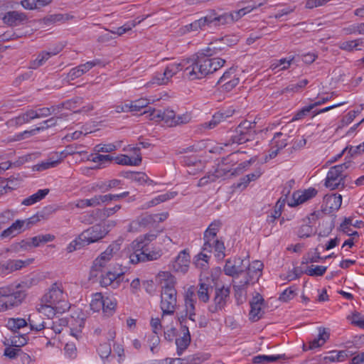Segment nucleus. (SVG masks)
<instances>
[{"instance_id": "59", "label": "nucleus", "mask_w": 364, "mask_h": 364, "mask_svg": "<svg viewBox=\"0 0 364 364\" xmlns=\"http://www.w3.org/2000/svg\"><path fill=\"white\" fill-rule=\"evenodd\" d=\"M149 105L146 99H139L130 102L132 107L131 112H139L143 108H146Z\"/></svg>"}, {"instance_id": "10", "label": "nucleus", "mask_w": 364, "mask_h": 364, "mask_svg": "<svg viewBox=\"0 0 364 364\" xmlns=\"http://www.w3.org/2000/svg\"><path fill=\"white\" fill-rule=\"evenodd\" d=\"M249 267V260L242 259L240 257L229 259L226 260L223 270L226 275L233 278L238 277L239 274L246 272V269Z\"/></svg>"}, {"instance_id": "56", "label": "nucleus", "mask_w": 364, "mask_h": 364, "mask_svg": "<svg viewBox=\"0 0 364 364\" xmlns=\"http://www.w3.org/2000/svg\"><path fill=\"white\" fill-rule=\"evenodd\" d=\"M338 46L341 50H345L347 52H352L354 50H361L360 48H357L355 40L340 42L338 44Z\"/></svg>"}, {"instance_id": "6", "label": "nucleus", "mask_w": 364, "mask_h": 364, "mask_svg": "<svg viewBox=\"0 0 364 364\" xmlns=\"http://www.w3.org/2000/svg\"><path fill=\"white\" fill-rule=\"evenodd\" d=\"M250 164V161L240 163L234 169H225L223 165L218 164L217 168L213 173H208L207 176L201 178L198 181V186H203L210 182L215 181L219 178H228L235 176L242 173L243 170Z\"/></svg>"}, {"instance_id": "35", "label": "nucleus", "mask_w": 364, "mask_h": 364, "mask_svg": "<svg viewBox=\"0 0 364 364\" xmlns=\"http://www.w3.org/2000/svg\"><path fill=\"white\" fill-rule=\"evenodd\" d=\"M72 18L68 14H55L45 16L42 19V23L46 26H50L57 22H65Z\"/></svg>"}, {"instance_id": "14", "label": "nucleus", "mask_w": 364, "mask_h": 364, "mask_svg": "<svg viewBox=\"0 0 364 364\" xmlns=\"http://www.w3.org/2000/svg\"><path fill=\"white\" fill-rule=\"evenodd\" d=\"M162 221L161 217L158 215L142 214L132 220L129 225V230L139 231L141 228H150L154 226L156 223Z\"/></svg>"}, {"instance_id": "31", "label": "nucleus", "mask_w": 364, "mask_h": 364, "mask_svg": "<svg viewBox=\"0 0 364 364\" xmlns=\"http://www.w3.org/2000/svg\"><path fill=\"white\" fill-rule=\"evenodd\" d=\"M38 312L47 318H53L57 312H60L57 309V306L46 302H41L37 307Z\"/></svg>"}, {"instance_id": "25", "label": "nucleus", "mask_w": 364, "mask_h": 364, "mask_svg": "<svg viewBox=\"0 0 364 364\" xmlns=\"http://www.w3.org/2000/svg\"><path fill=\"white\" fill-rule=\"evenodd\" d=\"M289 132L290 130H289L287 126L282 127V132L274 134L272 140V145L279 149H282L286 147L289 143V139L291 137V136L289 135Z\"/></svg>"}, {"instance_id": "57", "label": "nucleus", "mask_w": 364, "mask_h": 364, "mask_svg": "<svg viewBox=\"0 0 364 364\" xmlns=\"http://www.w3.org/2000/svg\"><path fill=\"white\" fill-rule=\"evenodd\" d=\"M144 256H142L145 261H152L159 259L161 256L160 250L150 251L148 247L143 248Z\"/></svg>"}, {"instance_id": "1", "label": "nucleus", "mask_w": 364, "mask_h": 364, "mask_svg": "<svg viewBox=\"0 0 364 364\" xmlns=\"http://www.w3.org/2000/svg\"><path fill=\"white\" fill-rule=\"evenodd\" d=\"M28 288L26 282L11 284L0 288V306L3 311L19 305L26 296V289Z\"/></svg>"}, {"instance_id": "13", "label": "nucleus", "mask_w": 364, "mask_h": 364, "mask_svg": "<svg viewBox=\"0 0 364 364\" xmlns=\"http://www.w3.org/2000/svg\"><path fill=\"white\" fill-rule=\"evenodd\" d=\"M149 113V117L151 120L164 121V123L170 127H175L176 124L173 123L176 118L175 112L172 109H166L164 111L161 109L149 108L148 110L144 111L143 114Z\"/></svg>"}, {"instance_id": "12", "label": "nucleus", "mask_w": 364, "mask_h": 364, "mask_svg": "<svg viewBox=\"0 0 364 364\" xmlns=\"http://www.w3.org/2000/svg\"><path fill=\"white\" fill-rule=\"evenodd\" d=\"M107 232V230L101 225H95L84 230L79 235V239L88 245L100 240L106 236Z\"/></svg>"}, {"instance_id": "4", "label": "nucleus", "mask_w": 364, "mask_h": 364, "mask_svg": "<svg viewBox=\"0 0 364 364\" xmlns=\"http://www.w3.org/2000/svg\"><path fill=\"white\" fill-rule=\"evenodd\" d=\"M352 166L350 161L330 168L325 181V186L331 190L343 188L348 182L345 171Z\"/></svg>"}, {"instance_id": "32", "label": "nucleus", "mask_w": 364, "mask_h": 364, "mask_svg": "<svg viewBox=\"0 0 364 364\" xmlns=\"http://www.w3.org/2000/svg\"><path fill=\"white\" fill-rule=\"evenodd\" d=\"M50 192L48 188L40 189L36 193L25 198L21 204L23 205H31L43 199Z\"/></svg>"}, {"instance_id": "63", "label": "nucleus", "mask_w": 364, "mask_h": 364, "mask_svg": "<svg viewBox=\"0 0 364 364\" xmlns=\"http://www.w3.org/2000/svg\"><path fill=\"white\" fill-rule=\"evenodd\" d=\"M30 248H31V246L29 240H23L21 242L14 243L11 245V250L16 252L26 250Z\"/></svg>"}, {"instance_id": "27", "label": "nucleus", "mask_w": 364, "mask_h": 364, "mask_svg": "<svg viewBox=\"0 0 364 364\" xmlns=\"http://www.w3.org/2000/svg\"><path fill=\"white\" fill-rule=\"evenodd\" d=\"M223 38L216 39L210 42L206 48L201 49L199 52L209 57L218 55L225 49L227 45L223 42Z\"/></svg>"}, {"instance_id": "53", "label": "nucleus", "mask_w": 364, "mask_h": 364, "mask_svg": "<svg viewBox=\"0 0 364 364\" xmlns=\"http://www.w3.org/2000/svg\"><path fill=\"white\" fill-rule=\"evenodd\" d=\"M29 121L28 120L27 117L24 113L18 115L16 117L12 118L9 119L6 124L9 127H18L23 124L28 123Z\"/></svg>"}, {"instance_id": "22", "label": "nucleus", "mask_w": 364, "mask_h": 364, "mask_svg": "<svg viewBox=\"0 0 364 364\" xmlns=\"http://www.w3.org/2000/svg\"><path fill=\"white\" fill-rule=\"evenodd\" d=\"M265 4L266 0H263L262 2H259L256 6H248L238 11L224 12L227 25L233 23L234 22L238 21L241 17H242L246 14L252 11L255 9L263 6Z\"/></svg>"}, {"instance_id": "47", "label": "nucleus", "mask_w": 364, "mask_h": 364, "mask_svg": "<svg viewBox=\"0 0 364 364\" xmlns=\"http://www.w3.org/2000/svg\"><path fill=\"white\" fill-rule=\"evenodd\" d=\"M347 357L348 354L345 350L331 351L330 355L326 356L324 359L331 362H342L345 360Z\"/></svg>"}, {"instance_id": "45", "label": "nucleus", "mask_w": 364, "mask_h": 364, "mask_svg": "<svg viewBox=\"0 0 364 364\" xmlns=\"http://www.w3.org/2000/svg\"><path fill=\"white\" fill-rule=\"evenodd\" d=\"M49 58V54L46 51H42L35 60L31 61L29 68L37 69L43 65Z\"/></svg>"}, {"instance_id": "51", "label": "nucleus", "mask_w": 364, "mask_h": 364, "mask_svg": "<svg viewBox=\"0 0 364 364\" xmlns=\"http://www.w3.org/2000/svg\"><path fill=\"white\" fill-rule=\"evenodd\" d=\"M326 269L327 267L324 266L311 265L306 269L305 273L309 276H322L325 274Z\"/></svg>"}, {"instance_id": "41", "label": "nucleus", "mask_w": 364, "mask_h": 364, "mask_svg": "<svg viewBox=\"0 0 364 364\" xmlns=\"http://www.w3.org/2000/svg\"><path fill=\"white\" fill-rule=\"evenodd\" d=\"M228 117H229V115L225 114V113L218 112L213 116L211 120L208 122H205L203 127L204 128L213 129L221 122L225 120Z\"/></svg>"}, {"instance_id": "49", "label": "nucleus", "mask_w": 364, "mask_h": 364, "mask_svg": "<svg viewBox=\"0 0 364 364\" xmlns=\"http://www.w3.org/2000/svg\"><path fill=\"white\" fill-rule=\"evenodd\" d=\"M27 325V322L23 318H9L7 322V326L12 331H16Z\"/></svg>"}, {"instance_id": "36", "label": "nucleus", "mask_w": 364, "mask_h": 364, "mask_svg": "<svg viewBox=\"0 0 364 364\" xmlns=\"http://www.w3.org/2000/svg\"><path fill=\"white\" fill-rule=\"evenodd\" d=\"M56 123H57V119L55 118V117H51V118H50V119L43 122V126L39 127H36V128H35L33 129H31L30 131H24L23 132L19 134L18 135V139H23V135H26V134L33 135V134H35L36 132H39L41 130H43L44 129H47L48 127H53V126H55L56 124Z\"/></svg>"}, {"instance_id": "16", "label": "nucleus", "mask_w": 364, "mask_h": 364, "mask_svg": "<svg viewBox=\"0 0 364 364\" xmlns=\"http://www.w3.org/2000/svg\"><path fill=\"white\" fill-rule=\"evenodd\" d=\"M200 53L201 64L204 77L212 74L222 68L225 60L220 58H213Z\"/></svg>"}, {"instance_id": "55", "label": "nucleus", "mask_w": 364, "mask_h": 364, "mask_svg": "<svg viewBox=\"0 0 364 364\" xmlns=\"http://www.w3.org/2000/svg\"><path fill=\"white\" fill-rule=\"evenodd\" d=\"M176 195V193H175V192H169V193H166L165 194L160 195V196L156 197L155 198L152 199L149 202V206H154L160 203L166 201L167 200L174 198V196Z\"/></svg>"}, {"instance_id": "5", "label": "nucleus", "mask_w": 364, "mask_h": 364, "mask_svg": "<svg viewBox=\"0 0 364 364\" xmlns=\"http://www.w3.org/2000/svg\"><path fill=\"white\" fill-rule=\"evenodd\" d=\"M41 302L56 305L59 311H65L70 309L67 294L64 292L63 287L60 283H53L42 296Z\"/></svg>"}, {"instance_id": "9", "label": "nucleus", "mask_w": 364, "mask_h": 364, "mask_svg": "<svg viewBox=\"0 0 364 364\" xmlns=\"http://www.w3.org/2000/svg\"><path fill=\"white\" fill-rule=\"evenodd\" d=\"M230 289L229 287L215 288L212 303L208 308V311L211 314H215L224 309L230 298Z\"/></svg>"}, {"instance_id": "42", "label": "nucleus", "mask_w": 364, "mask_h": 364, "mask_svg": "<svg viewBox=\"0 0 364 364\" xmlns=\"http://www.w3.org/2000/svg\"><path fill=\"white\" fill-rule=\"evenodd\" d=\"M213 287L205 283H200L199 288L197 291V295L200 301L207 303L210 299L209 291L212 290Z\"/></svg>"}, {"instance_id": "2", "label": "nucleus", "mask_w": 364, "mask_h": 364, "mask_svg": "<svg viewBox=\"0 0 364 364\" xmlns=\"http://www.w3.org/2000/svg\"><path fill=\"white\" fill-rule=\"evenodd\" d=\"M225 25H227V23L224 12L219 13L215 9H210L206 12L204 16L186 25V28L188 31H198Z\"/></svg>"}, {"instance_id": "20", "label": "nucleus", "mask_w": 364, "mask_h": 364, "mask_svg": "<svg viewBox=\"0 0 364 364\" xmlns=\"http://www.w3.org/2000/svg\"><path fill=\"white\" fill-rule=\"evenodd\" d=\"M37 221H38V218L36 216L31 217L27 220H17L10 227L4 230L1 233L0 237L3 239L11 235L14 236L21 231L24 224H26V228H29L31 225L34 224Z\"/></svg>"}, {"instance_id": "48", "label": "nucleus", "mask_w": 364, "mask_h": 364, "mask_svg": "<svg viewBox=\"0 0 364 364\" xmlns=\"http://www.w3.org/2000/svg\"><path fill=\"white\" fill-rule=\"evenodd\" d=\"M103 296L102 293H96L93 295L90 303V308L94 311H99L103 307Z\"/></svg>"}, {"instance_id": "30", "label": "nucleus", "mask_w": 364, "mask_h": 364, "mask_svg": "<svg viewBox=\"0 0 364 364\" xmlns=\"http://www.w3.org/2000/svg\"><path fill=\"white\" fill-rule=\"evenodd\" d=\"M318 331L319 333L318 338L309 341L308 347L304 344V350H312L316 348H318L323 346L324 343L329 338L330 334L326 331L324 328H319Z\"/></svg>"}, {"instance_id": "21", "label": "nucleus", "mask_w": 364, "mask_h": 364, "mask_svg": "<svg viewBox=\"0 0 364 364\" xmlns=\"http://www.w3.org/2000/svg\"><path fill=\"white\" fill-rule=\"evenodd\" d=\"M191 257L186 250L181 251L171 263V268L176 272L186 273L189 267Z\"/></svg>"}, {"instance_id": "3", "label": "nucleus", "mask_w": 364, "mask_h": 364, "mask_svg": "<svg viewBox=\"0 0 364 364\" xmlns=\"http://www.w3.org/2000/svg\"><path fill=\"white\" fill-rule=\"evenodd\" d=\"M256 122L244 120L241 122L235 130L231 132L230 139L225 146L232 144H242L255 141L257 133L255 129Z\"/></svg>"}, {"instance_id": "38", "label": "nucleus", "mask_w": 364, "mask_h": 364, "mask_svg": "<svg viewBox=\"0 0 364 364\" xmlns=\"http://www.w3.org/2000/svg\"><path fill=\"white\" fill-rule=\"evenodd\" d=\"M43 323V318L38 312L31 314L28 317V323L32 330L39 331L44 329Z\"/></svg>"}, {"instance_id": "18", "label": "nucleus", "mask_w": 364, "mask_h": 364, "mask_svg": "<svg viewBox=\"0 0 364 364\" xmlns=\"http://www.w3.org/2000/svg\"><path fill=\"white\" fill-rule=\"evenodd\" d=\"M156 281L161 288V292L177 291L176 279L168 272H160L156 277Z\"/></svg>"}, {"instance_id": "37", "label": "nucleus", "mask_w": 364, "mask_h": 364, "mask_svg": "<svg viewBox=\"0 0 364 364\" xmlns=\"http://www.w3.org/2000/svg\"><path fill=\"white\" fill-rule=\"evenodd\" d=\"M287 358L285 354H280L277 355H259L255 356L253 358V361L255 363L264 364L276 362L279 360H286Z\"/></svg>"}, {"instance_id": "23", "label": "nucleus", "mask_w": 364, "mask_h": 364, "mask_svg": "<svg viewBox=\"0 0 364 364\" xmlns=\"http://www.w3.org/2000/svg\"><path fill=\"white\" fill-rule=\"evenodd\" d=\"M123 273H113L107 272L105 274H102L100 279V284L102 287H111L112 289H117L119 287L123 281Z\"/></svg>"}, {"instance_id": "34", "label": "nucleus", "mask_w": 364, "mask_h": 364, "mask_svg": "<svg viewBox=\"0 0 364 364\" xmlns=\"http://www.w3.org/2000/svg\"><path fill=\"white\" fill-rule=\"evenodd\" d=\"M66 154H65L63 151H62L60 154V157L59 159L56 160L48 159L46 161H42L41 163L35 165L33 169L38 171H41L55 167L63 161V159L66 156Z\"/></svg>"}, {"instance_id": "62", "label": "nucleus", "mask_w": 364, "mask_h": 364, "mask_svg": "<svg viewBox=\"0 0 364 364\" xmlns=\"http://www.w3.org/2000/svg\"><path fill=\"white\" fill-rule=\"evenodd\" d=\"M14 212L9 210H4L0 213V230L2 229L5 225L8 224L14 218Z\"/></svg>"}, {"instance_id": "52", "label": "nucleus", "mask_w": 364, "mask_h": 364, "mask_svg": "<svg viewBox=\"0 0 364 364\" xmlns=\"http://www.w3.org/2000/svg\"><path fill=\"white\" fill-rule=\"evenodd\" d=\"M97 198L95 196L90 199H80L76 201L75 206L79 208H85L86 207H95L97 206Z\"/></svg>"}, {"instance_id": "64", "label": "nucleus", "mask_w": 364, "mask_h": 364, "mask_svg": "<svg viewBox=\"0 0 364 364\" xmlns=\"http://www.w3.org/2000/svg\"><path fill=\"white\" fill-rule=\"evenodd\" d=\"M239 82V77H237L236 75H234L232 78L220 85H221L224 90L230 92L238 85Z\"/></svg>"}, {"instance_id": "61", "label": "nucleus", "mask_w": 364, "mask_h": 364, "mask_svg": "<svg viewBox=\"0 0 364 364\" xmlns=\"http://www.w3.org/2000/svg\"><path fill=\"white\" fill-rule=\"evenodd\" d=\"M68 325L66 318H57L54 321L52 331L55 334H59L62 332L63 328Z\"/></svg>"}, {"instance_id": "15", "label": "nucleus", "mask_w": 364, "mask_h": 364, "mask_svg": "<svg viewBox=\"0 0 364 364\" xmlns=\"http://www.w3.org/2000/svg\"><path fill=\"white\" fill-rule=\"evenodd\" d=\"M119 250L117 244H111L93 262L92 271H101Z\"/></svg>"}, {"instance_id": "19", "label": "nucleus", "mask_w": 364, "mask_h": 364, "mask_svg": "<svg viewBox=\"0 0 364 364\" xmlns=\"http://www.w3.org/2000/svg\"><path fill=\"white\" fill-rule=\"evenodd\" d=\"M203 247V251H207L208 253H211L214 250L215 256L218 259H223L225 256L224 242L219 239L204 240Z\"/></svg>"}, {"instance_id": "40", "label": "nucleus", "mask_w": 364, "mask_h": 364, "mask_svg": "<svg viewBox=\"0 0 364 364\" xmlns=\"http://www.w3.org/2000/svg\"><path fill=\"white\" fill-rule=\"evenodd\" d=\"M221 223L219 221H214L210 224L204 232L203 239H218L217 234L220 230Z\"/></svg>"}, {"instance_id": "24", "label": "nucleus", "mask_w": 364, "mask_h": 364, "mask_svg": "<svg viewBox=\"0 0 364 364\" xmlns=\"http://www.w3.org/2000/svg\"><path fill=\"white\" fill-rule=\"evenodd\" d=\"M82 102L83 99L82 97H76L58 105V110L61 108H65L68 109L73 110L75 113H77L80 112H88L93 109V106L92 105L82 107L81 109H77L78 107L82 104Z\"/></svg>"}, {"instance_id": "28", "label": "nucleus", "mask_w": 364, "mask_h": 364, "mask_svg": "<svg viewBox=\"0 0 364 364\" xmlns=\"http://www.w3.org/2000/svg\"><path fill=\"white\" fill-rule=\"evenodd\" d=\"M143 242H140L139 240H135L132 242L131 246L134 252L130 254L129 259L132 264H137L139 262H145L144 256L143 248H144Z\"/></svg>"}, {"instance_id": "7", "label": "nucleus", "mask_w": 364, "mask_h": 364, "mask_svg": "<svg viewBox=\"0 0 364 364\" xmlns=\"http://www.w3.org/2000/svg\"><path fill=\"white\" fill-rule=\"evenodd\" d=\"M342 203V196L340 194L326 195L323 198V202L321 206V210L315 211L311 214L308 218L309 223L316 221L322 215H328L331 213L338 210Z\"/></svg>"}, {"instance_id": "44", "label": "nucleus", "mask_w": 364, "mask_h": 364, "mask_svg": "<svg viewBox=\"0 0 364 364\" xmlns=\"http://www.w3.org/2000/svg\"><path fill=\"white\" fill-rule=\"evenodd\" d=\"M102 303H104L103 307L102 308L103 312L107 316L112 315L114 312L115 307L117 306L116 301L114 299H112L108 296H107V297L103 296Z\"/></svg>"}, {"instance_id": "50", "label": "nucleus", "mask_w": 364, "mask_h": 364, "mask_svg": "<svg viewBox=\"0 0 364 364\" xmlns=\"http://www.w3.org/2000/svg\"><path fill=\"white\" fill-rule=\"evenodd\" d=\"M210 253L207 252V251H203V247H202V251L196 256V264L198 267H200L201 268H204L207 267L208 263V260L210 257Z\"/></svg>"}, {"instance_id": "33", "label": "nucleus", "mask_w": 364, "mask_h": 364, "mask_svg": "<svg viewBox=\"0 0 364 364\" xmlns=\"http://www.w3.org/2000/svg\"><path fill=\"white\" fill-rule=\"evenodd\" d=\"M115 163L119 165L124 166H139L141 163V156L137 155L134 159H132L127 155L120 154L114 158Z\"/></svg>"}, {"instance_id": "60", "label": "nucleus", "mask_w": 364, "mask_h": 364, "mask_svg": "<svg viewBox=\"0 0 364 364\" xmlns=\"http://www.w3.org/2000/svg\"><path fill=\"white\" fill-rule=\"evenodd\" d=\"M301 195H303V193L300 191L294 192L291 200L288 201V205L294 207L306 202L307 200H304L305 196Z\"/></svg>"}, {"instance_id": "29", "label": "nucleus", "mask_w": 364, "mask_h": 364, "mask_svg": "<svg viewBox=\"0 0 364 364\" xmlns=\"http://www.w3.org/2000/svg\"><path fill=\"white\" fill-rule=\"evenodd\" d=\"M26 20V14L16 11L7 12L3 17L4 23L10 26H16Z\"/></svg>"}, {"instance_id": "43", "label": "nucleus", "mask_w": 364, "mask_h": 364, "mask_svg": "<svg viewBox=\"0 0 364 364\" xmlns=\"http://www.w3.org/2000/svg\"><path fill=\"white\" fill-rule=\"evenodd\" d=\"M247 282H237L236 279H233V289L235 296L237 300L241 299L245 294Z\"/></svg>"}, {"instance_id": "26", "label": "nucleus", "mask_w": 364, "mask_h": 364, "mask_svg": "<svg viewBox=\"0 0 364 364\" xmlns=\"http://www.w3.org/2000/svg\"><path fill=\"white\" fill-rule=\"evenodd\" d=\"M181 331L183 336L176 339L178 355H182L183 351L189 346L191 341L188 327L187 326H182Z\"/></svg>"}, {"instance_id": "54", "label": "nucleus", "mask_w": 364, "mask_h": 364, "mask_svg": "<svg viewBox=\"0 0 364 364\" xmlns=\"http://www.w3.org/2000/svg\"><path fill=\"white\" fill-rule=\"evenodd\" d=\"M346 35L358 33L364 35V23L354 24L343 29Z\"/></svg>"}, {"instance_id": "8", "label": "nucleus", "mask_w": 364, "mask_h": 364, "mask_svg": "<svg viewBox=\"0 0 364 364\" xmlns=\"http://www.w3.org/2000/svg\"><path fill=\"white\" fill-rule=\"evenodd\" d=\"M188 62L186 67V78L189 80H200L204 77L201 64L200 53L198 51L188 58H186Z\"/></svg>"}, {"instance_id": "17", "label": "nucleus", "mask_w": 364, "mask_h": 364, "mask_svg": "<svg viewBox=\"0 0 364 364\" xmlns=\"http://www.w3.org/2000/svg\"><path fill=\"white\" fill-rule=\"evenodd\" d=\"M250 319L252 322L257 321L262 318L264 314V299L260 294L257 293L250 301Z\"/></svg>"}, {"instance_id": "39", "label": "nucleus", "mask_w": 364, "mask_h": 364, "mask_svg": "<svg viewBox=\"0 0 364 364\" xmlns=\"http://www.w3.org/2000/svg\"><path fill=\"white\" fill-rule=\"evenodd\" d=\"M262 268L263 264L260 261L256 260L252 264L249 263V267L246 269V272L251 274L250 277L257 281L262 274Z\"/></svg>"}, {"instance_id": "58", "label": "nucleus", "mask_w": 364, "mask_h": 364, "mask_svg": "<svg viewBox=\"0 0 364 364\" xmlns=\"http://www.w3.org/2000/svg\"><path fill=\"white\" fill-rule=\"evenodd\" d=\"M97 351L102 359H107L112 353L110 343H104L100 344Z\"/></svg>"}, {"instance_id": "11", "label": "nucleus", "mask_w": 364, "mask_h": 364, "mask_svg": "<svg viewBox=\"0 0 364 364\" xmlns=\"http://www.w3.org/2000/svg\"><path fill=\"white\" fill-rule=\"evenodd\" d=\"M177 291L161 292L160 308L162 316L173 315L177 308Z\"/></svg>"}, {"instance_id": "46", "label": "nucleus", "mask_w": 364, "mask_h": 364, "mask_svg": "<svg viewBox=\"0 0 364 364\" xmlns=\"http://www.w3.org/2000/svg\"><path fill=\"white\" fill-rule=\"evenodd\" d=\"M140 22H141V20H139V21L133 20V21L126 23L122 26L117 28L116 31H110V32L112 33L117 34L118 36H122L124 33L131 31L134 27H135Z\"/></svg>"}]
</instances>
